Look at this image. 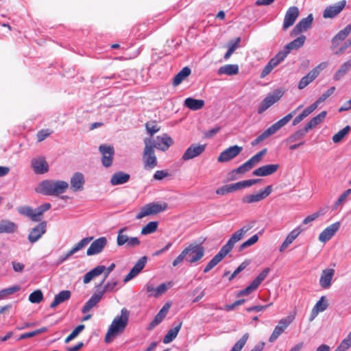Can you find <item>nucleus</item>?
Instances as JSON below:
<instances>
[{
	"label": "nucleus",
	"mask_w": 351,
	"mask_h": 351,
	"mask_svg": "<svg viewBox=\"0 0 351 351\" xmlns=\"http://www.w3.org/2000/svg\"><path fill=\"white\" fill-rule=\"evenodd\" d=\"M351 69V58L344 62L334 75V80L338 81L341 80L347 72Z\"/></svg>",
	"instance_id": "nucleus-43"
},
{
	"label": "nucleus",
	"mask_w": 351,
	"mask_h": 351,
	"mask_svg": "<svg viewBox=\"0 0 351 351\" xmlns=\"http://www.w3.org/2000/svg\"><path fill=\"white\" fill-rule=\"evenodd\" d=\"M272 192V186L269 185L265 188L264 190L259 191L256 194H251L244 196L241 201L244 204H252L260 202L267 196H269Z\"/></svg>",
	"instance_id": "nucleus-8"
},
{
	"label": "nucleus",
	"mask_w": 351,
	"mask_h": 351,
	"mask_svg": "<svg viewBox=\"0 0 351 351\" xmlns=\"http://www.w3.org/2000/svg\"><path fill=\"white\" fill-rule=\"evenodd\" d=\"M291 322V321L289 320L287 318L281 319L278 325L275 327L272 334L269 337V341L271 343L274 342L284 332V330L289 326Z\"/></svg>",
	"instance_id": "nucleus-23"
},
{
	"label": "nucleus",
	"mask_w": 351,
	"mask_h": 351,
	"mask_svg": "<svg viewBox=\"0 0 351 351\" xmlns=\"http://www.w3.org/2000/svg\"><path fill=\"white\" fill-rule=\"evenodd\" d=\"M129 229L125 226L119 230L117 232V244L118 246L126 245L128 248H134L141 244V241L138 237H130L127 235L126 232Z\"/></svg>",
	"instance_id": "nucleus-5"
},
{
	"label": "nucleus",
	"mask_w": 351,
	"mask_h": 351,
	"mask_svg": "<svg viewBox=\"0 0 351 351\" xmlns=\"http://www.w3.org/2000/svg\"><path fill=\"white\" fill-rule=\"evenodd\" d=\"M241 43V38L238 37L235 40H231L228 44V51L225 53L223 58L227 60H228L234 51L239 47V43Z\"/></svg>",
	"instance_id": "nucleus-45"
},
{
	"label": "nucleus",
	"mask_w": 351,
	"mask_h": 351,
	"mask_svg": "<svg viewBox=\"0 0 351 351\" xmlns=\"http://www.w3.org/2000/svg\"><path fill=\"white\" fill-rule=\"evenodd\" d=\"M147 258L146 256H142L141 258L138 260L134 267L131 269L130 272L125 277L123 282H128L131 280L135 276H136L145 267V264L147 263Z\"/></svg>",
	"instance_id": "nucleus-19"
},
{
	"label": "nucleus",
	"mask_w": 351,
	"mask_h": 351,
	"mask_svg": "<svg viewBox=\"0 0 351 351\" xmlns=\"http://www.w3.org/2000/svg\"><path fill=\"white\" fill-rule=\"evenodd\" d=\"M228 254V252L221 247L219 252L208 262L207 265L204 267V273H208L213 267H215L219 263H220L223 258Z\"/></svg>",
	"instance_id": "nucleus-26"
},
{
	"label": "nucleus",
	"mask_w": 351,
	"mask_h": 351,
	"mask_svg": "<svg viewBox=\"0 0 351 351\" xmlns=\"http://www.w3.org/2000/svg\"><path fill=\"white\" fill-rule=\"evenodd\" d=\"M105 265H98L87 272L83 277V282L84 284L89 283L93 279L100 276L104 272Z\"/></svg>",
	"instance_id": "nucleus-32"
},
{
	"label": "nucleus",
	"mask_w": 351,
	"mask_h": 351,
	"mask_svg": "<svg viewBox=\"0 0 351 351\" xmlns=\"http://www.w3.org/2000/svg\"><path fill=\"white\" fill-rule=\"evenodd\" d=\"M283 95V93L279 90H276L273 93L269 94L260 104L258 108V113L262 114L270 106L277 102Z\"/></svg>",
	"instance_id": "nucleus-6"
},
{
	"label": "nucleus",
	"mask_w": 351,
	"mask_h": 351,
	"mask_svg": "<svg viewBox=\"0 0 351 351\" xmlns=\"http://www.w3.org/2000/svg\"><path fill=\"white\" fill-rule=\"evenodd\" d=\"M289 53L290 52L288 51V49L285 47L282 51H279L270 60L272 62V64H274V65L277 66L286 58Z\"/></svg>",
	"instance_id": "nucleus-49"
},
{
	"label": "nucleus",
	"mask_w": 351,
	"mask_h": 351,
	"mask_svg": "<svg viewBox=\"0 0 351 351\" xmlns=\"http://www.w3.org/2000/svg\"><path fill=\"white\" fill-rule=\"evenodd\" d=\"M102 293H99V291L97 293H94L90 298L85 303L84 306L82 308V312L83 313H86L89 312L94 306H95L97 303L101 300L102 298Z\"/></svg>",
	"instance_id": "nucleus-31"
},
{
	"label": "nucleus",
	"mask_w": 351,
	"mask_h": 351,
	"mask_svg": "<svg viewBox=\"0 0 351 351\" xmlns=\"http://www.w3.org/2000/svg\"><path fill=\"white\" fill-rule=\"evenodd\" d=\"M205 102L202 99H197L193 97L185 99L184 105L191 110H198L204 106Z\"/></svg>",
	"instance_id": "nucleus-37"
},
{
	"label": "nucleus",
	"mask_w": 351,
	"mask_h": 351,
	"mask_svg": "<svg viewBox=\"0 0 351 351\" xmlns=\"http://www.w3.org/2000/svg\"><path fill=\"white\" fill-rule=\"evenodd\" d=\"M306 38L304 35H301L300 36L298 37L297 38L294 39L293 41L290 42L287 45H285V47L286 49H288L289 52L291 50L298 49L304 45Z\"/></svg>",
	"instance_id": "nucleus-44"
},
{
	"label": "nucleus",
	"mask_w": 351,
	"mask_h": 351,
	"mask_svg": "<svg viewBox=\"0 0 351 351\" xmlns=\"http://www.w3.org/2000/svg\"><path fill=\"white\" fill-rule=\"evenodd\" d=\"M239 190L238 183L226 184L217 189L216 193L220 195H224L235 191Z\"/></svg>",
	"instance_id": "nucleus-46"
},
{
	"label": "nucleus",
	"mask_w": 351,
	"mask_h": 351,
	"mask_svg": "<svg viewBox=\"0 0 351 351\" xmlns=\"http://www.w3.org/2000/svg\"><path fill=\"white\" fill-rule=\"evenodd\" d=\"M350 130L349 125L346 126L342 130H339L337 134L332 136V141L335 143L341 142L344 137L348 134Z\"/></svg>",
	"instance_id": "nucleus-51"
},
{
	"label": "nucleus",
	"mask_w": 351,
	"mask_h": 351,
	"mask_svg": "<svg viewBox=\"0 0 351 351\" xmlns=\"http://www.w3.org/2000/svg\"><path fill=\"white\" fill-rule=\"evenodd\" d=\"M299 14V9L296 6H291L287 10L282 25L284 30H286L294 24Z\"/></svg>",
	"instance_id": "nucleus-16"
},
{
	"label": "nucleus",
	"mask_w": 351,
	"mask_h": 351,
	"mask_svg": "<svg viewBox=\"0 0 351 351\" xmlns=\"http://www.w3.org/2000/svg\"><path fill=\"white\" fill-rule=\"evenodd\" d=\"M346 1L342 0L327 6L323 12L324 19H332L337 16L346 7Z\"/></svg>",
	"instance_id": "nucleus-9"
},
{
	"label": "nucleus",
	"mask_w": 351,
	"mask_h": 351,
	"mask_svg": "<svg viewBox=\"0 0 351 351\" xmlns=\"http://www.w3.org/2000/svg\"><path fill=\"white\" fill-rule=\"evenodd\" d=\"M118 285L117 280H110L104 285L103 289L99 291V293H102V295L106 292H112L114 291L115 287Z\"/></svg>",
	"instance_id": "nucleus-61"
},
{
	"label": "nucleus",
	"mask_w": 351,
	"mask_h": 351,
	"mask_svg": "<svg viewBox=\"0 0 351 351\" xmlns=\"http://www.w3.org/2000/svg\"><path fill=\"white\" fill-rule=\"evenodd\" d=\"M158 226V221H150L142 228L141 234L143 235L152 234L156 231Z\"/></svg>",
	"instance_id": "nucleus-52"
},
{
	"label": "nucleus",
	"mask_w": 351,
	"mask_h": 351,
	"mask_svg": "<svg viewBox=\"0 0 351 351\" xmlns=\"http://www.w3.org/2000/svg\"><path fill=\"white\" fill-rule=\"evenodd\" d=\"M130 175L123 171L115 172L110 178V184L117 186L125 184L130 180Z\"/></svg>",
	"instance_id": "nucleus-29"
},
{
	"label": "nucleus",
	"mask_w": 351,
	"mask_h": 351,
	"mask_svg": "<svg viewBox=\"0 0 351 351\" xmlns=\"http://www.w3.org/2000/svg\"><path fill=\"white\" fill-rule=\"evenodd\" d=\"M143 141L145 143L143 154V167L145 170H151L157 166V158L153 146H152V138H145Z\"/></svg>",
	"instance_id": "nucleus-2"
},
{
	"label": "nucleus",
	"mask_w": 351,
	"mask_h": 351,
	"mask_svg": "<svg viewBox=\"0 0 351 351\" xmlns=\"http://www.w3.org/2000/svg\"><path fill=\"white\" fill-rule=\"evenodd\" d=\"M351 194V189L346 190L335 202L332 210H337L338 207L343 204L346 198Z\"/></svg>",
	"instance_id": "nucleus-60"
},
{
	"label": "nucleus",
	"mask_w": 351,
	"mask_h": 351,
	"mask_svg": "<svg viewBox=\"0 0 351 351\" xmlns=\"http://www.w3.org/2000/svg\"><path fill=\"white\" fill-rule=\"evenodd\" d=\"M269 271L270 269L269 267L265 268L252 282L258 287L261 282L266 278Z\"/></svg>",
	"instance_id": "nucleus-59"
},
{
	"label": "nucleus",
	"mask_w": 351,
	"mask_h": 351,
	"mask_svg": "<svg viewBox=\"0 0 351 351\" xmlns=\"http://www.w3.org/2000/svg\"><path fill=\"white\" fill-rule=\"evenodd\" d=\"M228 254V252L221 247L219 252L208 262L207 265L204 267V273H208L213 267H215L219 263H220L223 258Z\"/></svg>",
	"instance_id": "nucleus-27"
},
{
	"label": "nucleus",
	"mask_w": 351,
	"mask_h": 351,
	"mask_svg": "<svg viewBox=\"0 0 351 351\" xmlns=\"http://www.w3.org/2000/svg\"><path fill=\"white\" fill-rule=\"evenodd\" d=\"M184 251L186 252V261L191 264L199 261L205 254V249L202 244H191Z\"/></svg>",
	"instance_id": "nucleus-3"
},
{
	"label": "nucleus",
	"mask_w": 351,
	"mask_h": 351,
	"mask_svg": "<svg viewBox=\"0 0 351 351\" xmlns=\"http://www.w3.org/2000/svg\"><path fill=\"white\" fill-rule=\"evenodd\" d=\"M31 167L36 174H43L49 171V165L44 156L33 158L31 161Z\"/></svg>",
	"instance_id": "nucleus-17"
},
{
	"label": "nucleus",
	"mask_w": 351,
	"mask_h": 351,
	"mask_svg": "<svg viewBox=\"0 0 351 351\" xmlns=\"http://www.w3.org/2000/svg\"><path fill=\"white\" fill-rule=\"evenodd\" d=\"M43 300V292L38 289L30 293L29 295V300L34 304H38Z\"/></svg>",
	"instance_id": "nucleus-57"
},
{
	"label": "nucleus",
	"mask_w": 351,
	"mask_h": 351,
	"mask_svg": "<svg viewBox=\"0 0 351 351\" xmlns=\"http://www.w3.org/2000/svg\"><path fill=\"white\" fill-rule=\"evenodd\" d=\"M275 132L271 129V127H269L266 130H265L261 134L258 136L254 140H253L251 143V145L252 146H256L264 140H265L267 138L270 136L271 135L274 134Z\"/></svg>",
	"instance_id": "nucleus-47"
},
{
	"label": "nucleus",
	"mask_w": 351,
	"mask_h": 351,
	"mask_svg": "<svg viewBox=\"0 0 351 351\" xmlns=\"http://www.w3.org/2000/svg\"><path fill=\"white\" fill-rule=\"evenodd\" d=\"M267 152V148H264L263 149L258 152L257 154H256L254 156H253L252 158H250L247 161L250 162L251 166L254 167L256 164L260 162V161L262 160L263 157L266 154Z\"/></svg>",
	"instance_id": "nucleus-50"
},
{
	"label": "nucleus",
	"mask_w": 351,
	"mask_h": 351,
	"mask_svg": "<svg viewBox=\"0 0 351 351\" xmlns=\"http://www.w3.org/2000/svg\"><path fill=\"white\" fill-rule=\"evenodd\" d=\"M243 147L238 145L231 146L223 151L217 158L219 162H226L238 156Z\"/></svg>",
	"instance_id": "nucleus-12"
},
{
	"label": "nucleus",
	"mask_w": 351,
	"mask_h": 351,
	"mask_svg": "<svg viewBox=\"0 0 351 351\" xmlns=\"http://www.w3.org/2000/svg\"><path fill=\"white\" fill-rule=\"evenodd\" d=\"M351 32V24L347 25L343 29L340 30L331 40V49L337 48L341 42L343 41Z\"/></svg>",
	"instance_id": "nucleus-22"
},
{
	"label": "nucleus",
	"mask_w": 351,
	"mask_h": 351,
	"mask_svg": "<svg viewBox=\"0 0 351 351\" xmlns=\"http://www.w3.org/2000/svg\"><path fill=\"white\" fill-rule=\"evenodd\" d=\"M182 322L180 321L178 323L176 322L173 323L174 327L171 328L163 338L164 343H169L176 339L182 327Z\"/></svg>",
	"instance_id": "nucleus-33"
},
{
	"label": "nucleus",
	"mask_w": 351,
	"mask_h": 351,
	"mask_svg": "<svg viewBox=\"0 0 351 351\" xmlns=\"http://www.w3.org/2000/svg\"><path fill=\"white\" fill-rule=\"evenodd\" d=\"M35 190L38 193L44 195H53V180H45L42 181Z\"/></svg>",
	"instance_id": "nucleus-28"
},
{
	"label": "nucleus",
	"mask_w": 351,
	"mask_h": 351,
	"mask_svg": "<svg viewBox=\"0 0 351 351\" xmlns=\"http://www.w3.org/2000/svg\"><path fill=\"white\" fill-rule=\"evenodd\" d=\"M21 287L18 285L10 287L6 289H3L0 291V300L4 299L8 296L14 294L16 291H19Z\"/></svg>",
	"instance_id": "nucleus-54"
},
{
	"label": "nucleus",
	"mask_w": 351,
	"mask_h": 351,
	"mask_svg": "<svg viewBox=\"0 0 351 351\" xmlns=\"http://www.w3.org/2000/svg\"><path fill=\"white\" fill-rule=\"evenodd\" d=\"M19 214L29 217L32 221L41 222L43 215L38 208L34 209L31 206H25L19 207L18 209Z\"/></svg>",
	"instance_id": "nucleus-14"
},
{
	"label": "nucleus",
	"mask_w": 351,
	"mask_h": 351,
	"mask_svg": "<svg viewBox=\"0 0 351 351\" xmlns=\"http://www.w3.org/2000/svg\"><path fill=\"white\" fill-rule=\"evenodd\" d=\"M340 228V222H335L326 228L319 235V240L322 243L329 241Z\"/></svg>",
	"instance_id": "nucleus-20"
},
{
	"label": "nucleus",
	"mask_w": 351,
	"mask_h": 351,
	"mask_svg": "<svg viewBox=\"0 0 351 351\" xmlns=\"http://www.w3.org/2000/svg\"><path fill=\"white\" fill-rule=\"evenodd\" d=\"M206 149V145H198L193 143L184 152L182 159L184 161L189 160L201 155Z\"/></svg>",
	"instance_id": "nucleus-13"
},
{
	"label": "nucleus",
	"mask_w": 351,
	"mask_h": 351,
	"mask_svg": "<svg viewBox=\"0 0 351 351\" xmlns=\"http://www.w3.org/2000/svg\"><path fill=\"white\" fill-rule=\"evenodd\" d=\"M69 184L64 180H53V195L58 196L66 192Z\"/></svg>",
	"instance_id": "nucleus-39"
},
{
	"label": "nucleus",
	"mask_w": 351,
	"mask_h": 351,
	"mask_svg": "<svg viewBox=\"0 0 351 351\" xmlns=\"http://www.w3.org/2000/svg\"><path fill=\"white\" fill-rule=\"evenodd\" d=\"M248 338H249V334L248 333L244 334L242 336V337L236 342V343L232 348L230 351H241L242 350V348L244 347V346L245 345Z\"/></svg>",
	"instance_id": "nucleus-55"
},
{
	"label": "nucleus",
	"mask_w": 351,
	"mask_h": 351,
	"mask_svg": "<svg viewBox=\"0 0 351 351\" xmlns=\"http://www.w3.org/2000/svg\"><path fill=\"white\" fill-rule=\"evenodd\" d=\"M84 325L80 324L78 325L72 332L65 339L64 342L66 343H69L73 339H75L84 329Z\"/></svg>",
	"instance_id": "nucleus-63"
},
{
	"label": "nucleus",
	"mask_w": 351,
	"mask_h": 351,
	"mask_svg": "<svg viewBox=\"0 0 351 351\" xmlns=\"http://www.w3.org/2000/svg\"><path fill=\"white\" fill-rule=\"evenodd\" d=\"M243 235L244 234L241 232V230H238L234 233H233L228 242L223 246H222V247L229 253L234 247V244L240 241L243 238Z\"/></svg>",
	"instance_id": "nucleus-38"
},
{
	"label": "nucleus",
	"mask_w": 351,
	"mask_h": 351,
	"mask_svg": "<svg viewBox=\"0 0 351 351\" xmlns=\"http://www.w3.org/2000/svg\"><path fill=\"white\" fill-rule=\"evenodd\" d=\"M280 167L278 164H269L255 169L252 174L255 176L265 177L274 174Z\"/></svg>",
	"instance_id": "nucleus-21"
},
{
	"label": "nucleus",
	"mask_w": 351,
	"mask_h": 351,
	"mask_svg": "<svg viewBox=\"0 0 351 351\" xmlns=\"http://www.w3.org/2000/svg\"><path fill=\"white\" fill-rule=\"evenodd\" d=\"M191 70L189 67H184L173 77V85L174 86L179 85L186 77H187L191 74Z\"/></svg>",
	"instance_id": "nucleus-42"
},
{
	"label": "nucleus",
	"mask_w": 351,
	"mask_h": 351,
	"mask_svg": "<svg viewBox=\"0 0 351 351\" xmlns=\"http://www.w3.org/2000/svg\"><path fill=\"white\" fill-rule=\"evenodd\" d=\"M318 76L317 69H313L307 75L304 76L298 84V88L302 90L306 87Z\"/></svg>",
	"instance_id": "nucleus-34"
},
{
	"label": "nucleus",
	"mask_w": 351,
	"mask_h": 351,
	"mask_svg": "<svg viewBox=\"0 0 351 351\" xmlns=\"http://www.w3.org/2000/svg\"><path fill=\"white\" fill-rule=\"evenodd\" d=\"M257 288L258 287L252 282L250 284V285H248L244 289H242L240 291H239L237 296L241 297L243 295H247L250 294L252 292H253L254 290H256Z\"/></svg>",
	"instance_id": "nucleus-64"
},
{
	"label": "nucleus",
	"mask_w": 351,
	"mask_h": 351,
	"mask_svg": "<svg viewBox=\"0 0 351 351\" xmlns=\"http://www.w3.org/2000/svg\"><path fill=\"white\" fill-rule=\"evenodd\" d=\"M253 167L251 166L250 162L248 161H246L243 165L239 166L238 168L234 169L231 172L232 177H233L234 173H239V174H243L247 171H249L250 169H252ZM232 179H234V178H232Z\"/></svg>",
	"instance_id": "nucleus-56"
},
{
	"label": "nucleus",
	"mask_w": 351,
	"mask_h": 351,
	"mask_svg": "<svg viewBox=\"0 0 351 351\" xmlns=\"http://www.w3.org/2000/svg\"><path fill=\"white\" fill-rule=\"evenodd\" d=\"M99 150L102 154L101 162L105 167H109L112 165L113 156L114 154V147L110 145H101Z\"/></svg>",
	"instance_id": "nucleus-11"
},
{
	"label": "nucleus",
	"mask_w": 351,
	"mask_h": 351,
	"mask_svg": "<svg viewBox=\"0 0 351 351\" xmlns=\"http://www.w3.org/2000/svg\"><path fill=\"white\" fill-rule=\"evenodd\" d=\"M173 143V140L167 134L158 136L154 139L152 138V146H153V149L156 148L162 152L167 150Z\"/></svg>",
	"instance_id": "nucleus-7"
},
{
	"label": "nucleus",
	"mask_w": 351,
	"mask_h": 351,
	"mask_svg": "<svg viewBox=\"0 0 351 351\" xmlns=\"http://www.w3.org/2000/svg\"><path fill=\"white\" fill-rule=\"evenodd\" d=\"M71 293L69 290H63L56 295L53 301L50 304L51 308H56L58 305L70 299Z\"/></svg>",
	"instance_id": "nucleus-35"
},
{
	"label": "nucleus",
	"mask_w": 351,
	"mask_h": 351,
	"mask_svg": "<svg viewBox=\"0 0 351 351\" xmlns=\"http://www.w3.org/2000/svg\"><path fill=\"white\" fill-rule=\"evenodd\" d=\"M297 110H294L290 113L287 114L285 117L271 125L270 127L276 133L278 130H279L281 128L285 126L287 123H288L293 117L295 114Z\"/></svg>",
	"instance_id": "nucleus-40"
},
{
	"label": "nucleus",
	"mask_w": 351,
	"mask_h": 351,
	"mask_svg": "<svg viewBox=\"0 0 351 351\" xmlns=\"http://www.w3.org/2000/svg\"><path fill=\"white\" fill-rule=\"evenodd\" d=\"M167 204L165 202L162 204L152 202L145 204L136 215V219H140L148 215L158 214L165 211L167 208Z\"/></svg>",
	"instance_id": "nucleus-4"
},
{
	"label": "nucleus",
	"mask_w": 351,
	"mask_h": 351,
	"mask_svg": "<svg viewBox=\"0 0 351 351\" xmlns=\"http://www.w3.org/2000/svg\"><path fill=\"white\" fill-rule=\"evenodd\" d=\"M18 226L9 220L2 219L0 221V234H12L16 231Z\"/></svg>",
	"instance_id": "nucleus-36"
},
{
	"label": "nucleus",
	"mask_w": 351,
	"mask_h": 351,
	"mask_svg": "<svg viewBox=\"0 0 351 351\" xmlns=\"http://www.w3.org/2000/svg\"><path fill=\"white\" fill-rule=\"evenodd\" d=\"M313 21V16L312 14H310L306 18L302 19L291 30V36H295L304 31H306L311 26Z\"/></svg>",
	"instance_id": "nucleus-18"
},
{
	"label": "nucleus",
	"mask_w": 351,
	"mask_h": 351,
	"mask_svg": "<svg viewBox=\"0 0 351 351\" xmlns=\"http://www.w3.org/2000/svg\"><path fill=\"white\" fill-rule=\"evenodd\" d=\"M84 182V176L80 172L75 173L71 178V185L73 191H82Z\"/></svg>",
	"instance_id": "nucleus-30"
},
{
	"label": "nucleus",
	"mask_w": 351,
	"mask_h": 351,
	"mask_svg": "<svg viewBox=\"0 0 351 351\" xmlns=\"http://www.w3.org/2000/svg\"><path fill=\"white\" fill-rule=\"evenodd\" d=\"M335 274L333 269H326L322 272L319 285L323 289H328L331 285V282Z\"/></svg>",
	"instance_id": "nucleus-25"
},
{
	"label": "nucleus",
	"mask_w": 351,
	"mask_h": 351,
	"mask_svg": "<svg viewBox=\"0 0 351 351\" xmlns=\"http://www.w3.org/2000/svg\"><path fill=\"white\" fill-rule=\"evenodd\" d=\"M239 73V66L237 64H226L221 66L217 71V74L221 75L226 74L231 76Z\"/></svg>",
	"instance_id": "nucleus-41"
},
{
	"label": "nucleus",
	"mask_w": 351,
	"mask_h": 351,
	"mask_svg": "<svg viewBox=\"0 0 351 351\" xmlns=\"http://www.w3.org/2000/svg\"><path fill=\"white\" fill-rule=\"evenodd\" d=\"M306 132H305L303 128L298 130V131L290 135L287 139V143H293L301 140L306 136Z\"/></svg>",
	"instance_id": "nucleus-53"
},
{
	"label": "nucleus",
	"mask_w": 351,
	"mask_h": 351,
	"mask_svg": "<svg viewBox=\"0 0 351 351\" xmlns=\"http://www.w3.org/2000/svg\"><path fill=\"white\" fill-rule=\"evenodd\" d=\"M129 315V311L125 308L121 309V315L113 319L106 334L105 342L106 343L112 342L114 337L123 332L128 325Z\"/></svg>",
	"instance_id": "nucleus-1"
},
{
	"label": "nucleus",
	"mask_w": 351,
	"mask_h": 351,
	"mask_svg": "<svg viewBox=\"0 0 351 351\" xmlns=\"http://www.w3.org/2000/svg\"><path fill=\"white\" fill-rule=\"evenodd\" d=\"M170 304L166 303L162 308L159 311V312L156 314L154 319L149 323L148 329L152 330L158 326L160 323L162 322L163 319L166 317L169 308Z\"/></svg>",
	"instance_id": "nucleus-24"
},
{
	"label": "nucleus",
	"mask_w": 351,
	"mask_h": 351,
	"mask_svg": "<svg viewBox=\"0 0 351 351\" xmlns=\"http://www.w3.org/2000/svg\"><path fill=\"white\" fill-rule=\"evenodd\" d=\"M145 128L148 134L151 136L160 130V127L156 121H148L145 123Z\"/></svg>",
	"instance_id": "nucleus-58"
},
{
	"label": "nucleus",
	"mask_w": 351,
	"mask_h": 351,
	"mask_svg": "<svg viewBox=\"0 0 351 351\" xmlns=\"http://www.w3.org/2000/svg\"><path fill=\"white\" fill-rule=\"evenodd\" d=\"M172 286L171 282L167 283H162L158 286L156 289L155 293H151L148 295V297H154L156 298H159L161 295L165 293L169 288Z\"/></svg>",
	"instance_id": "nucleus-48"
},
{
	"label": "nucleus",
	"mask_w": 351,
	"mask_h": 351,
	"mask_svg": "<svg viewBox=\"0 0 351 351\" xmlns=\"http://www.w3.org/2000/svg\"><path fill=\"white\" fill-rule=\"evenodd\" d=\"M108 243L105 237H101L95 240L86 251L87 256H93L101 253Z\"/></svg>",
	"instance_id": "nucleus-15"
},
{
	"label": "nucleus",
	"mask_w": 351,
	"mask_h": 351,
	"mask_svg": "<svg viewBox=\"0 0 351 351\" xmlns=\"http://www.w3.org/2000/svg\"><path fill=\"white\" fill-rule=\"evenodd\" d=\"M258 240V237L257 234L253 235L246 241L243 242L239 247V252L243 251L244 249L250 247L251 245L255 244Z\"/></svg>",
	"instance_id": "nucleus-62"
},
{
	"label": "nucleus",
	"mask_w": 351,
	"mask_h": 351,
	"mask_svg": "<svg viewBox=\"0 0 351 351\" xmlns=\"http://www.w3.org/2000/svg\"><path fill=\"white\" fill-rule=\"evenodd\" d=\"M47 225V221H43L33 228L28 234V241L32 243L37 242L46 232Z\"/></svg>",
	"instance_id": "nucleus-10"
}]
</instances>
